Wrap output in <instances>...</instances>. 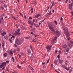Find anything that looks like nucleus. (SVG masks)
I'll return each mask as SVG.
<instances>
[{
	"instance_id": "f257e3e1",
	"label": "nucleus",
	"mask_w": 73,
	"mask_h": 73,
	"mask_svg": "<svg viewBox=\"0 0 73 73\" xmlns=\"http://www.w3.org/2000/svg\"><path fill=\"white\" fill-rule=\"evenodd\" d=\"M63 30L64 32V33L66 35V37L67 38H69L70 36V34L68 32V28L66 27H64Z\"/></svg>"
},
{
	"instance_id": "f03ea898",
	"label": "nucleus",
	"mask_w": 73,
	"mask_h": 73,
	"mask_svg": "<svg viewBox=\"0 0 73 73\" xmlns=\"http://www.w3.org/2000/svg\"><path fill=\"white\" fill-rule=\"evenodd\" d=\"M49 29L50 30V31H52V32H55V34L57 36H58L60 35V32L58 31V30H57L56 31H55V32L54 29L53 28V27H52L51 26H50Z\"/></svg>"
},
{
	"instance_id": "7ed1b4c3",
	"label": "nucleus",
	"mask_w": 73,
	"mask_h": 73,
	"mask_svg": "<svg viewBox=\"0 0 73 73\" xmlns=\"http://www.w3.org/2000/svg\"><path fill=\"white\" fill-rule=\"evenodd\" d=\"M21 44H22V42H21L19 39H16V41L15 42V44H14V46L16 48V47H17L18 45H21Z\"/></svg>"
},
{
	"instance_id": "20e7f679",
	"label": "nucleus",
	"mask_w": 73,
	"mask_h": 73,
	"mask_svg": "<svg viewBox=\"0 0 73 73\" xmlns=\"http://www.w3.org/2000/svg\"><path fill=\"white\" fill-rule=\"evenodd\" d=\"M52 46H48L46 47V49L47 50V52H49V50L51 49Z\"/></svg>"
},
{
	"instance_id": "39448f33",
	"label": "nucleus",
	"mask_w": 73,
	"mask_h": 73,
	"mask_svg": "<svg viewBox=\"0 0 73 73\" xmlns=\"http://www.w3.org/2000/svg\"><path fill=\"white\" fill-rule=\"evenodd\" d=\"M73 2H72L71 4H69V8L70 10H72L73 9Z\"/></svg>"
},
{
	"instance_id": "423d86ee",
	"label": "nucleus",
	"mask_w": 73,
	"mask_h": 73,
	"mask_svg": "<svg viewBox=\"0 0 73 73\" xmlns=\"http://www.w3.org/2000/svg\"><path fill=\"white\" fill-rule=\"evenodd\" d=\"M13 34L14 35H20V33L16 31L15 33H13Z\"/></svg>"
},
{
	"instance_id": "0eeeda50",
	"label": "nucleus",
	"mask_w": 73,
	"mask_h": 73,
	"mask_svg": "<svg viewBox=\"0 0 73 73\" xmlns=\"http://www.w3.org/2000/svg\"><path fill=\"white\" fill-rule=\"evenodd\" d=\"M68 46V45L66 44H64L63 46H62V48L63 49H65Z\"/></svg>"
},
{
	"instance_id": "6e6552de",
	"label": "nucleus",
	"mask_w": 73,
	"mask_h": 73,
	"mask_svg": "<svg viewBox=\"0 0 73 73\" xmlns=\"http://www.w3.org/2000/svg\"><path fill=\"white\" fill-rule=\"evenodd\" d=\"M57 38V36H56L55 37V38L54 39H53L51 42V43H53L54 42V41L56 40Z\"/></svg>"
},
{
	"instance_id": "1a4fd4ad",
	"label": "nucleus",
	"mask_w": 73,
	"mask_h": 73,
	"mask_svg": "<svg viewBox=\"0 0 73 73\" xmlns=\"http://www.w3.org/2000/svg\"><path fill=\"white\" fill-rule=\"evenodd\" d=\"M9 55H11V56L13 55V51L12 50L10 51L9 52Z\"/></svg>"
},
{
	"instance_id": "9d476101",
	"label": "nucleus",
	"mask_w": 73,
	"mask_h": 73,
	"mask_svg": "<svg viewBox=\"0 0 73 73\" xmlns=\"http://www.w3.org/2000/svg\"><path fill=\"white\" fill-rule=\"evenodd\" d=\"M31 53V51L30 49H28L27 50V54L28 55H30Z\"/></svg>"
},
{
	"instance_id": "9b49d317",
	"label": "nucleus",
	"mask_w": 73,
	"mask_h": 73,
	"mask_svg": "<svg viewBox=\"0 0 73 73\" xmlns=\"http://www.w3.org/2000/svg\"><path fill=\"white\" fill-rule=\"evenodd\" d=\"M3 21H4V19H3V17H2L0 19V24L1 23V22H3Z\"/></svg>"
},
{
	"instance_id": "f8f14e48",
	"label": "nucleus",
	"mask_w": 73,
	"mask_h": 73,
	"mask_svg": "<svg viewBox=\"0 0 73 73\" xmlns=\"http://www.w3.org/2000/svg\"><path fill=\"white\" fill-rule=\"evenodd\" d=\"M40 16H41L40 14H38L36 16H35V17H34V18L35 19H37V18H38V17H39Z\"/></svg>"
},
{
	"instance_id": "ddd939ff",
	"label": "nucleus",
	"mask_w": 73,
	"mask_h": 73,
	"mask_svg": "<svg viewBox=\"0 0 73 73\" xmlns=\"http://www.w3.org/2000/svg\"><path fill=\"white\" fill-rule=\"evenodd\" d=\"M6 35V32L5 31H4L3 32V33L2 34V36H5V35Z\"/></svg>"
},
{
	"instance_id": "4468645a",
	"label": "nucleus",
	"mask_w": 73,
	"mask_h": 73,
	"mask_svg": "<svg viewBox=\"0 0 73 73\" xmlns=\"http://www.w3.org/2000/svg\"><path fill=\"white\" fill-rule=\"evenodd\" d=\"M7 56H8V54L7 53H4L3 54V56L4 57H7Z\"/></svg>"
},
{
	"instance_id": "2eb2a0df",
	"label": "nucleus",
	"mask_w": 73,
	"mask_h": 73,
	"mask_svg": "<svg viewBox=\"0 0 73 73\" xmlns=\"http://www.w3.org/2000/svg\"><path fill=\"white\" fill-rule=\"evenodd\" d=\"M7 64V63H6V62H3L2 64V65L3 66H6V64Z\"/></svg>"
},
{
	"instance_id": "dca6fc26",
	"label": "nucleus",
	"mask_w": 73,
	"mask_h": 73,
	"mask_svg": "<svg viewBox=\"0 0 73 73\" xmlns=\"http://www.w3.org/2000/svg\"><path fill=\"white\" fill-rule=\"evenodd\" d=\"M54 64H56V65H57V60H55L54 61Z\"/></svg>"
},
{
	"instance_id": "f3484780",
	"label": "nucleus",
	"mask_w": 73,
	"mask_h": 73,
	"mask_svg": "<svg viewBox=\"0 0 73 73\" xmlns=\"http://www.w3.org/2000/svg\"><path fill=\"white\" fill-rule=\"evenodd\" d=\"M30 11H31V13H33V8H32Z\"/></svg>"
},
{
	"instance_id": "a211bd4d",
	"label": "nucleus",
	"mask_w": 73,
	"mask_h": 73,
	"mask_svg": "<svg viewBox=\"0 0 73 73\" xmlns=\"http://www.w3.org/2000/svg\"><path fill=\"white\" fill-rule=\"evenodd\" d=\"M59 62L60 64H62V63L63 62V60H60L59 61Z\"/></svg>"
},
{
	"instance_id": "6ab92c4d",
	"label": "nucleus",
	"mask_w": 73,
	"mask_h": 73,
	"mask_svg": "<svg viewBox=\"0 0 73 73\" xmlns=\"http://www.w3.org/2000/svg\"><path fill=\"white\" fill-rule=\"evenodd\" d=\"M51 14H52V13H51V10H50L49 13L48 14L47 16H48V15H50Z\"/></svg>"
},
{
	"instance_id": "aec40b11",
	"label": "nucleus",
	"mask_w": 73,
	"mask_h": 73,
	"mask_svg": "<svg viewBox=\"0 0 73 73\" xmlns=\"http://www.w3.org/2000/svg\"><path fill=\"white\" fill-rule=\"evenodd\" d=\"M34 25L36 28L38 27V26L37 25H36L35 24H34Z\"/></svg>"
},
{
	"instance_id": "412c9836",
	"label": "nucleus",
	"mask_w": 73,
	"mask_h": 73,
	"mask_svg": "<svg viewBox=\"0 0 73 73\" xmlns=\"http://www.w3.org/2000/svg\"><path fill=\"white\" fill-rule=\"evenodd\" d=\"M4 38L6 40H7L8 39V36H5L4 37Z\"/></svg>"
},
{
	"instance_id": "4be33fe9",
	"label": "nucleus",
	"mask_w": 73,
	"mask_h": 73,
	"mask_svg": "<svg viewBox=\"0 0 73 73\" xmlns=\"http://www.w3.org/2000/svg\"><path fill=\"white\" fill-rule=\"evenodd\" d=\"M63 68L64 69H65L66 70H68V69H67L66 68V67L65 66H63Z\"/></svg>"
},
{
	"instance_id": "5701e85b",
	"label": "nucleus",
	"mask_w": 73,
	"mask_h": 73,
	"mask_svg": "<svg viewBox=\"0 0 73 73\" xmlns=\"http://www.w3.org/2000/svg\"><path fill=\"white\" fill-rule=\"evenodd\" d=\"M54 23L55 25H57V22L56 21H54Z\"/></svg>"
},
{
	"instance_id": "b1692460",
	"label": "nucleus",
	"mask_w": 73,
	"mask_h": 73,
	"mask_svg": "<svg viewBox=\"0 0 73 73\" xmlns=\"http://www.w3.org/2000/svg\"><path fill=\"white\" fill-rule=\"evenodd\" d=\"M31 21L30 20H29L28 21V24H31Z\"/></svg>"
},
{
	"instance_id": "393cba45",
	"label": "nucleus",
	"mask_w": 73,
	"mask_h": 73,
	"mask_svg": "<svg viewBox=\"0 0 73 73\" xmlns=\"http://www.w3.org/2000/svg\"><path fill=\"white\" fill-rule=\"evenodd\" d=\"M30 49H31V50H32L33 52V49H32V45H30Z\"/></svg>"
},
{
	"instance_id": "a878e982",
	"label": "nucleus",
	"mask_w": 73,
	"mask_h": 73,
	"mask_svg": "<svg viewBox=\"0 0 73 73\" xmlns=\"http://www.w3.org/2000/svg\"><path fill=\"white\" fill-rule=\"evenodd\" d=\"M69 51V48H67L66 50V52H68Z\"/></svg>"
},
{
	"instance_id": "bb28decb",
	"label": "nucleus",
	"mask_w": 73,
	"mask_h": 73,
	"mask_svg": "<svg viewBox=\"0 0 73 73\" xmlns=\"http://www.w3.org/2000/svg\"><path fill=\"white\" fill-rule=\"evenodd\" d=\"M17 51H18V52H20V48H18L17 50Z\"/></svg>"
},
{
	"instance_id": "cd10ccee",
	"label": "nucleus",
	"mask_w": 73,
	"mask_h": 73,
	"mask_svg": "<svg viewBox=\"0 0 73 73\" xmlns=\"http://www.w3.org/2000/svg\"><path fill=\"white\" fill-rule=\"evenodd\" d=\"M1 64H0V68L1 69L2 68H3V66L2 64L1 65Z\"/></svg>"
},
{
	"instance_id": "c85d7f7f",
	"label": "nucleus",
	"mask_w": 73,
	"mask_h": 73,
	"mask_svg": "<svg viewBox=\"0 0 73 73\" xmlns=\"http://www.w3.org/2000/svg\"><path fill=\"white\" fill-rule=\"evenodd\" d=\"M21 54L22 56H24V53L23 52H21Z\"/></svg>"
},
{
	"instance_id": "c756f323",
	"label": "nucleus",
	"mask_w": 73,
	"mask_h": 73,
	"mask_svg": "<svg viewBox=\"0 0 73 73\" xmlns=\"http://www.w3.org/2000/svg\"><path fill=\"white\" fill-rule=\"evenodd\" d=\"M4 7L5 8H7V5H6L5 4L4 5Z\"/></svg>"
},
{
	"instance_id": "7c9ffc66",
	"label": "nucleus",
	"mask_w": 73,
	"mask_h": 73,
	"mask_svg": "<svg viewBox=\"0 0 73 73\" xmlns=\"http://www.w3.org/2000/svg\"><path fill=\"white\" fill-rule=\"evenodd\" d=\"M12 17L13 18V19H14L15 20H17L16 19V18L15 17H13V16H12Z\"/></svg>"
},
{
	"instance_id": "2f4dec72",
	"label": "nucleus",
	"mask_w": 73,
	"mask_h": 73,
	"mask_svg": "<svg viewBox=\"0 0 73 73\" xmlns=\"http://www.w3.org/2000/svg\"><path fill=\"white\" fill-rule=\"evenodd\" d=\"M18 56H19V58H21V55H20V54H19Z\"/></svg>"
},
{
	"instance_id": "473e14b6",
	"label": "nucleus",
	"mask_w": 73,
	"mask_h": 73,
	"mask_svg": "<svg viewBox=\"0 0 73 73\" xmlns=\"http://www.w3.org/2000/svg\"><path fill=\"white\" fill-rule=\"evenodd\" d=\"M34 24H35V23H34L33 22L32 23H31V24H31V25H34Z\"/></svg>"
},
{
	"instance_id": "72a5a7b5",
	"label": "nucleus",
	"mask_w": 73,
	"mask_h": 73,
	"mask_svg": "<svg viewBox=\"0 0 73 73\" xmlns=\"http://www.w3.org/2000/svg\"><path fill=\"white\" fill-rule=\"evenodd\" d=\"M49 60H50L49 59H48V60L47 62V64H48V63H49Z\"/></svg>"
},
{
	"instance_id": "f704fd0d",
	"label": "nucleus",
	"mask_w": 73,
	"mask_h": 73,
	"mask_svg": "<svg viewBox=\"0 0 73 73\" xmlns=\"http://www.w3.org/2000/svg\"><path fill=\"white\" fill-rule=\"evenodd\" d=\"M17 66H18V68H19V69H21V67L19 66V65H18Z\"/></svg>"
},
{
	"instance_id": "c9c22d12",
	"label": "nucleus",
	"mask_w": 73,
	"mask_h": 73,
	"mask_svg": "<svg viewBox=\"0 0 73 73\" xmlns=\"http://www.w3.org/2000/svg\"><path fill=\"white\" fill-rule=\"evenodd\" d=\"M36 40H33L32 41V42H36Z\"/></svg>"
},
{
	"instance_id": "e433bc0d",
	"label": "nucleus",
	"mask_w": 73,
	"mask_h": 73,
	"mask_svg": "<svg viewBox=\"0 0 73 73\" xmlns=\"http://www.w3.org/2000/svg\"><path fill=\"white\" fill-rule=\"evenodd\" d=\"M7 64H8V63H9V61H7L6 62V63Z\"/></svg>"
},
{
	"instance_id": "4c0bfd02",
	"label": "nucleus",
	"mask_w": 73,
	"mask_h": 73,
	"mask_svg": "<svg viewBox=\"0 0 73 73\" xmlns=\"http://www.w3.org/2000/svg\"><path fill=\"white\" fill-rule=\"evenodd\" d=\"M31 70H34V69H33V68H32V67L31 68Z\"/></svg>"
},
{
	"instance_id": "58836bf2",
	"label": "nucleus",
	"mask_w": 73,
	"mask_h": 73,
	"mask_svg": "<svg viewBox=\"0 0 73 73\" xmlns=\"http://www.w3.org/2000/svg\"><path fill=\"white\" fill-rule=\"evenodd\" d=\"M16 28H18L19 27L18 26V25H17V24H16Z\"/></svg>"
},
{
	"instance_id": "ea45409f",
	"label": "nucleus",
	"mask_w": 73,
	"mask_h": 73,
	"mask_svg": "<svg viewBox=\"0 0 73 73\" xmlns=\"http://www.w3.org/2000/svg\"><path fill=\"white\" fill-rule=\"evenodd\" d=\"M54 2H53L52 5H51V6L52 7H53V6H54Z\"/></svg>"
},
{
	"instance_id": "a19ab883",
	"label": "nucleus",
	"mask_w": 73,
	"mask_h": 73,
	"mask_svg": "<svg viewBox=\"0 0 73 73\" xmlns=\"http://www.w3.org/2000/svg\"><path fill=\"white\" fill-rule=\"evenodd\" d=\"M20 29H18L17 30V32H20Z\"/></svg>"
},
{
	"instance_id": "79ce46f5",
	"label": "nucleus",
	"mask_w": 73,
	"mask_h": 73,
	"mask_svg": "<svg viewBox=\"0 0 73 73\" xmlns=\"http://www.w3.org/2000/svg\"><path fill=\"white\" fill-rule=\"evenodd\" d=\"M70 43L71 44H73V41H70Z\"/></svg>"
},
{
	"instance_id": "37998d69",
	"label": "nucleus",
	"mask_w": 73,
	"mask_h": 73,
	"mask_svg": "<svg viewBox=\"0 0 73 73\" xmlns=\"http://www.w3.org/2000/svg\"><path fill=\"white\" fill-rule=\"evenodd\" d=\"M60 20H61V21H62V20H63V19H62V17L61 18Z\"/></svg>"
},
{
	"instance_id": "c03bdc74",
	"label": "nucleus",
	"mask_w": 73,
	"mask_h": 73,
	"mask_svg": "<svg viewBox=\"0 0 73 73\" xmlns=\"http://www.w3.org/2000/svg\"><path fill=\"white\" fill-rule=\"evenodd\" d=\"M65 2L66 3H67V2H68V0H66V1H65Z\"/></svg>"
},
{
	"instance_id": "a18cd8bd",
	"label": "nucleus",
	"mask_w": 73,
	"mask_h": 73,
	"mask_svg": "<svg viewBox=\"0 0 73 73\" xmlns=\"http://www.w3.org/2000/svg\"><path fill=\"white\" fill-rule=\"evenodd\" d=\"M24 18H25V19H27V17H26L25 15L24 16Z\"/></svg>"
},
{
	"instance_id": "49530a36",
	"label": "nucleus",
	"mask_w": 73,
	"mask_h": 73,
	"mask_svg": "<svg viewBox=\"0 0 73 73\" xmlns=\"http://www.w3.org/2000/svg\"><path fill=\"white\" fill-rule=\"evenodd\" d=\"M4 44H3L2 45V47L3 48H4Z\"/></svg>"
},
{
	"instance_id": "de8ad7c7",
	"label": "nucleus",
	"mask_w": 73,
	"mask_h": 73,
	"mask_svg": "<svg viewBox=\"0 0 73 73\" xmlns=\"http://www.w3.org/2000/svg\"><path fill=\"white\" fill-rule=\"evenodd\" d=\"M9 40L10 41V42H12V40L9 39Z\"/></svg>"
},
{
	"instance_id": "09e8293b",
	"label": "nucleus",
	"mask_w": 73,
	"mask_h": 73,
	"mask_svg": "<svg viewBox=\"0 0 73 73\" xmlns=\"http://www.w3.org/2000/svg\"><path fill=\"white\" fill-rule=\"evenodd\" d=\"M45 64V62H44V63H42V65H44Z\"/></svg>"
},
{
	"instance_id": "8fccbe9b",
	"label": "nucleus",
	"mask_w": 73,
	"mask_h": 73,
	"mask_svg": "<svg viewBox=\"0 0 73 73\" xmlns=\"http://www.w3.org/2000/svg\"><path fill=\"white\" fill-rule=\"evenodd\" d=\"M11 58H12V59H13V60H15V58H13V57H12Z\"/></svg>"
},
{
	"instance_id": "3c124183",
	"label": "nucleus",
	"mask_w": 73,
	"mask_h": 73,
	"mask_svg": "<svg viewBox=\"0 0 73 73\" xmlns=\"http://www.w3.org/2000/svg\"><path fill=\"white\" fill-rule=\"evenodd\" d=\"M57 57L58 58H60V56H59V55H58Z\"/></svg>"
},
{
	"instance_id": "603ef678",
	"label": "nucleus",
	"mask_w": 73,
	"mask_h": 73,
	"mask_svg": "<svg viewBox=\"0 0 73 73\" xmlns=\"http://www.w3.org/2000/svg\"><path fill=\"white\" fill-rule=\"evenodd\" d=\"M13 52L15 53L16 52V50H15L13 51Z\"/></svg>"
},
{
	"instance_id": "864d4df0",
	"label": "nucleus",
	"mask_w": 73,
	"mask_h": 73,
	"mask_svg": "<svg viewBox=\"0 0 73 73\" xmlns=\"http://www.w3.org/2000/svg\"><path fill=\"white\" fill-rule=\"evenodd\" d=\"M25 38H26V39H28V38H29V37H25Z\"/></svg>"
},
{
	"instance_id": "5fc2aeb1",
	"label": "nucleus",
	"mask_w": 73,
	"mask_h": 73,
	"mask_svg": "<svg viewBox=\"0 0 73 73\" xmlns=\"http://www.w3.org/2000/svg\"><path fill=\"white\" fill-rule=\"evenodd\" d=\"M52 12L53 13H54V10L53 9H52Z\"/></svg>"
},
{
	"instance_id": "6e6d98bb",
	"label": "nucleus",
	"mask_w": 73,
	"mask_h": 73,
	"mask_svg": "<svg viewBox=\"0 0 73 73\" xmlns=\"http://www.w3.org/2000/svg\"><path fill=\"white\" fill-rule=\"evenodd\" d=\"M1 8L2 9H4V8H3L2 7H1Z\"/></svg>"
},
{
	"instance_id": "4d7b16f0",
	"label": "nucleus",
	"mask_w": 73,
	"mask_h": 73,
	"mask_svg": "<svg viewBox=\"0 0 73 73\" xmlns=\"http://www.w3.org/2000/svg\"><path fill=\"white\" fill-rule=\"evenodd\" d=\"M37 36H38V35H35V38H36V37H37Z\"/></svg>"
},
{
	"instance_id": "13d9d810",
	"label": "nucleus",
	"mask_w": 73,
	"mask_h": 73,
	"mask_svg": "<svg viewBox=\"0 0 73 73\" xmlns=\"http://www.w3.org/2000/svg\"><path fill=\"white\" fill-rule=\"evenodd\" d=\"M29 19H31V20H32V17H30L29 18Z\"/></svg>"
},
{
	"instance_id": "bf43d9fd",
	"label": "nucleus",
	"mask_w": 73,
	"mask_h": 73,
	"mask_svg": "<svg viewBox=\"0 0 73 73\" xmlns=\"http://www.w3.org/2000/svg\"><path fill=\"white\" fill-rule=\"evenodd\" d=\"M44 20H42V21H40V22H41V23H42V22H44Z\"/></svg>"
},
{
	"instance_id": "052dcab7",
	"label": "nucleus",
	"mask_w": 73,
	"mask_h": 73,
	"mask_svg": "<svg viewBox=\"0 0 73 73\" xmlns=\"http://www.w3.org/2000/svg\"><path fill=\"white\" fill-rule=\"evenodd\" d=\"M19 13L22 16H23V14H21L20 12H19Z\"/></svg>"
},
{
	"instance_id": "680f3d73",
	"label": "nucleus",
	"mask_w": 73,
	"mask_h": 73,
	"mask_svg": "<svg viewBox=\"0 0 73 73\" xmlns=\"http://www.w3.org/2000/svg\"><path fill=\"white\" fill-rule=\"evenodd\" d=\"M72 15H73V11H72Z\"/></svg>"
},
{
	"instance_id": "e2e57ef3",
	"label": "nucleus",
	"mask_w": 73,
	"mask_h": 73,
	"mask_svg": "<svg viewBox=\"0 0 73 73\" xmlns=\"http://www.w3.org/2000/svg\"><path fill=\"white\" fill-rule=\"evenodd\" d=\"M59 53H61V51L59 50Z\"/></svg>"
},
{
	"instance_id": "0e129e2a",
	"label": "nucleus",
	"mask_w": 73,
	"mask_h": 73,
	"mask_svg": "<svg viewBox=\"0 0 73 73\" xmlns=\"http://www.w3.org/2000/svg\"><path fill=\"white\" fill-rule=\"evenodd\" d=\"M33 22H35V19L33 20Z\"/></svg>"
},
{
	"instance_id": "69168bd1",
	"label": "nucleus",
	"mask_w": 73,
	"mask_h": 73,
	"mask_svg": "<svg viewBox=\"0 0 73 73\" xmlns=\"http://www.w3.org/2000/svg\"><path fill=\"white\" fill-rule=\"evenodd\" d=\"M52 8V6H51L50 7V9H51Z\"/></svg>"
},
{
	"instance_id": "338daca9",
	"label": "nucleus",
	"mask_w": 73,
	"mask_h": 73,
	"mask_svg": "<svg viewBox=\"0 0 73 73\" xmlns=\"http://www.w3.org/2000/svg\"><path fill=\"white\" fill-rule=\"evenodd\" d=\"M31 35H33V32H31Z\"/></svg>"
},
{
	"instance_id": "774afa93",
	"label": "nucleus",
	"mask_w": 73,
	"mask_h": 73,
	"mask_svg": "<svg viewBox=\"0 0 73 73\" xmlns=\"http://www.w3.org/2000/svg\"><path fill=\"white\" fill-rule=\"evenodd\" d=\"M5 68V67H3V68L2 69L3 70V69H4V68Z\"/></svg>"
}]
</instances>
